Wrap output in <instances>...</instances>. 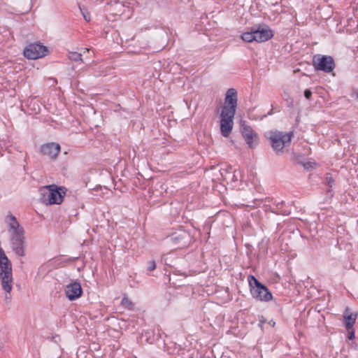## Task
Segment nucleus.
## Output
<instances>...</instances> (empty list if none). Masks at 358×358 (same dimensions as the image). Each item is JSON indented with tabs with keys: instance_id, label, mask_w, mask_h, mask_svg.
<instances>
[{
	"instance_id": "nucleus-1",
	"label": "nucleus",
	"mask_w": 358,
	"mask_h": 358,
	"mask_svg": "<svg viewBox=\"0 0 358 358\" xmlns=\"http://www.w3.org/2000/svg\"><path fill=\"white\" fill-rule=\"evenodd\" d=\"M237 101L236 90L234 88H229L226 92L220 113V132L224 137H229L232 131Z\"/></svg>"
},
{
	"instance_id": "nucleus-2",
	"label": "nucleus",
	"mask_w": 358,
	"mask_h": 358,
	"mask_svg": "<svg viewBox=\"0 0 358 358\" xmlns=\"http://www.w3.org/2000/svg\"><path fill=\"white\" fill-rule=\"evenodd\" d=\"M10 234V245L13 251L19 257L25 255V231L17 218L8 213L4 219Z\"/></svg>"
},
{
	"instance_id": "nucleus-3",
	"label": "nucleus",
	"mask_w": 358,
	"mask_h": 358,
	"mask_svg": "<svg viewBox=\"0 0 358 358\" xmlns=\"http://www.w3.org/2000/svg\"><path fill=\"white\" fill-rule=\"evenodd\" d=\"M273 36V31L265 24H257L241 35L243 41L248 43L256 41L263 43L268 41Z\"/></svg>"
},
{
	"instance_id": "nucleus-4",
	"label": "nucleus",
	"mask_w": 358,
	"mask_h": 358,
	"mask_svg": "<svg viewBox=\"0 0 358 358\" xmlns=\"http://www.w3.org/2000/svg\"><path fill=\"white\" fill-rule=\"evenodd\" d=\"M41 201L48 205L60 204L66 194V189L56 185L45 186L40 189Z\"/></svg>"
},
{
	"instance_id": "nucleus-5",
	"label": "nucleus",
	"mask_w": 358,
	"mask_h": 358,
	"mask_svg": "<svg viewBox=\"0 0 358 358\" xmlns=\"http://www.w3.org/2000/svg\"><path fill=\"white\" fill-rule=\"evenodd\" d=\"M294 132H282L279 131H271L268 138L270 141L273 150L277 153H282L283 148L290 145Z\"/></svg>"
},
{
	"instance_id": "nucleus-6",
	"label": "nucleus",
	"mask_w": 358,
	"mask_h": 358,
	"mask_svg": "<svg viewBox=\"0 0 358 358\" xmlns=\"http://www.w3.org/2000/svg\"><path fill=\"white\" fill-rule=\"evenodd\" d=\"M250 287V293L254 299L260 301H269L273 296L268 288L261 283L254 275L248 278Z\"/></svg>"
},
{
	"instance_id": "nucleus-7",
	"label": "nucleus",
	"mask_w": 358,
	"mask_h": 358,
	"mask_svg": "<svg viewBox=\"0 0 358 358\" xmlns=\"http://www.w3.org/2000/svg\"><path fill=\"white\" fill-rule=\"evenodd\" d=\"M192 239L189 232L183 229H179L166 237V242L174 249H182L189 246Z\"/></svg>"
},
{
	"instance_id": "nucleus-8",
	"label": "nucleus",
	"mask_w": 358,
	"mask_h": 358,
	"mask_svg": "<svg viewBox=\"0 0 358 358\" xmlns=\"http://www.w3.org/2000/svg\"><path fill=\"white\" fill-rule=\"evenodd\" d=\"M0 279L3 289L10 293L13 287V275L12 264L8 259L0 261Z\"/></svg>"
},
{
	"instance_id": "nucleus-9",
	"label": "nucleus",
	"mask_w": 358,
	"mask_h": 358,
	"mask_svg": "<svg viewBox=\"0 0 358 358\" xmlns=\"http://www.w3.org/2000/svg\"><path fill=\"white\" fill-rule=\"evenodd\" d=\"M313 65L315 70L325 73L331 72L335 68V62L332 57L316 55L313 58Z\"/></svg>"
},
{
	"instance_id": "nucleus-10",
	"label": "nucleus",
	"mask_w": 358,
	"mask_h": 358,
	"mask_svg": "<svg viewBox=\"0 0 358 358\" xmlns=\"http://www.w3.org/2000/svg\"><path fill=\"white\" fill-rule=\"evenodd\" d=\"M48 48L40 43H31L24 50V55L29 59H36L46 55Z\"/></svg>"
},
{
	"instance_id": "nucleus-11",
	"label": "nucleus",
	"mask_w": 358,
	"mask_h": 358,
	"mask_svg": "<svg viewBox=\"0 0 358 358\" xmlns=\"http://www.w3.org/2000/svg\"><path fill=\"white\" fill-rule=\"evenodd\" d=\"M241 134L250 148H255L258 144V134L248 125L242 124Z\"/></svg>"
},
{
	"instance_id": "nucleus-12",
	"label": "nucleus",
	"mask_w": 358,
	"mask_h": 358,
	"mask_svg": "<svg viewBox=\"0 0 358 358\" xmlns=\"http://www.w3.org/2000/svg\"><path fill=\"white\" fill-rule=\"evenodd\" d=\"M60 150V145L53 142L45 143L40 148L41 154L48 156L51 159H55L57 157Z\"/></svg>"
},
{
	"instance_id": "nucleus-13",
	"label": "nucleus",
	"mask_w": 358,
	"mask_h": 358,
	"mask_svg": "<svg viewBox=\"0 0 358 358\" xmlns=\"http://www.w3.org/2000/svg\"><path fill=\"white\" fill-rule=\"evenodd\" d=\"M66 297L70 301L79 298L83 294V289L80 282L75 281L66 285L65 289Z\"/></svg>"
},
{
	"instance_id": "nucleus-14",
	"label": "nucleus",
	"mask_w": 358,
	"mask_h": 358,
	"mask_svg": "<svg viewBox=\"0 0 358 358\" xmlns=\"http://www.w3.org/2000/svg\"><path fill=\"white\" fill-rule=\"evenodd\" d=\"M343 318L346 329H352L357 319V314L350 313L349 308L347 307L343 313Z\"/></svg>"
},
{
	"instance_id": "nucleus-15",
	"label": "nucleus",
	"mask_w": 358,
	"mask_h": 358,
	"mask_svg": "<svg viewBox=\"0 0 358 358\" xmlns=\"http://www.w3.org/2000/svg\"><path fill=\"white\" fill-rule=\"evenodd\" d=\"M145 338L147 343L152 344L156 341L159 340L160 338V334L158 333L157 335H155L154 331H147L145 333Z\"/></svg>"
},
{
	"instance_id": "nucleus-16",
	"label": "nucleus",
	"mask_w": 358,
	"mask_h": 358,
	"mask_svg": "<svg viewBox=\"0 0 358 358\" xmlns=\"http://www.w3.org/2000/svg\"><path fill=\"white\" fill-rule=\"evenodd\" d=\"M285 203L284 201L278 202L275 205V208H271V212L275 213L278 215H288L289 214V212L287 210H281L282 207L284 206Z\"/></svg>"
},
{
	"instance_id": "nucleus-17",
	"label": "nucleus",
	"mask_w": 358,
	"mask_h": 358,
	"mask_svg": "<svg viewBox=\"0 0 358 358\" xmlns=\"http://www.w3.org/2000/svg\"><path fill=\"white\" fill-rule=\"evenodd\" d=\"M68 57L70 60H71L73 62H79V61L82 62L83 61L82 54L76 52H70L69 53Z\"/></svg>"
},
{
	"instance_id": "nucleus-18",
	"label": "nucleus",
	"mask_w": 358,
	"mask_h": 358,
	"mask_svg": "<svg viewBox=\"0 0 358 358\" xmlns=\"http://www.w3.org/2000/svg\"><path fill=\"white\" fill-rule=\"evenodd\" d=\"M324 182L327 185H328L329 187H332L335 183V180L333 178L332 175L329 173H327L325 175V179Z\"/></svg>"
},
{
	"instance_id": "nucleus-19",
	"label": "nucleus",
	"mask_w": 358,
	"mask_h": 358,
	"mask_svg": "<svg viewBox=\"0 0 358 358\" xmlns=\"http://www.w3.org/2000/svg\"><path fill=\"white\" fill-rule=\"evenodd\" d=\"M121 304L129 310L134 308V303L126 296L122 299Z\"/></svg>"
},
{
	"instance_id": "nucleus-20",
	"label": "nucleus",
	"mask_w": 358,
	"mask_h": 358,
	"mask_svg": "<svg viewBox=\"0 0 358 358\" xmlns=\"http://www.w3.org/2000/svg\"><path fill=\"white\" fill-rule=\"evenodd\" d=\"M80 10L82 15H83L84 19L85 20V21L90 22L91 20V17H90L89 13L87 11V10L85 8H81L80 6Z\"/></svg>"
},
{
	"instance_id": "nucleus-21",
	"label": "nucleus",
	"mask_w": 358,
	"mask_h": 358,
	"mask_svg": "<svg viewBox=\"0 0 358 358\" xmlns=\"http://www.w3.org/2000/svg\"><path fill=\"white\" fill-rule=\"evenodd\" d=\"M156 268V263L154 260H151L148 262V270L149 271H152Z\"/></svg>"
},
{
	"instance_id": "nucleus-22",
	"label": "nucleus",
	"mask_w": 358,
	"mask_h": 358,
	"mask_svg": "<svg viewBox=\"0 0 358 358\" xmlns=\"http://www.w3.org/2000/svg\"><path fill=\"white\" fill-rule=\"evenodd\" d=\"M8 259L3 249L0 248V261H7Z\"/></svg>"
},
{
	"instance_id": "nucleus-23",
	"label": "nucleus",
	"mask_w": 358,
	"mask_h": 358,
	"mask_svg": "<svg viewBox=\"0 0 358 358\" xmlns=\"http://www.w3.org/2000/svg\"><path fill=\"white\" fill-rule=\"evenodd\" d=\"M304 96L306 97V99H307L308 100H310L311 99L312 92L310 89H306L304 91Z\"/></svg>"
},
{
	"instance_id": "nucleus-24",
	"label": "nucleus",
	"mask_w": 358,
	"mask_h": 358,
	"mask_svg": "<svg viewBox=\"0 0 358 358\" xmlns=\"http://www.w3.org/2000/svg\"><path fill=\"white\" fill-rule=\"evenodd\" d=\"M348 339L350 340H352L353 338H355V331L354 330L352 329H350V330H348Z\"/></svg>"
},
{
	"instance_id": "nucleus-25",
	"label": "nucleus",
	"mask_w": 358,
	"mask_h": 358,
	"mask_svg": "<svg viewBox=\"0 0 358 358\" xmlns=\"http://www.w3.org/2000/svg\"><path fill=\"white\" fill-rule=\"evenodd\" d=\"M4 344V339L0 338V349H1L3 347Z\"/></svg>"
},
{
	"instance_id": "nucleus-26",
	"label": "nucleus",
	"mask_w": 358,
	"mask_h": 358,
	"mask_svg": "<svg viewBox=\"0 0 358 358\" xmlns=\"http://www.w3.org/2000/svg\"><path fill=\"white\" fill-rule=\"evenodd\" d=\"M271 114H272V109H271V110L268 113V114H267V115H271Z\"/></svg>"
},
{
	"instance_id": "nucleus-27",
	"label": "nucleus",
	"mask_w": 358,
	"mask_h": 358,
	"mask_svg": "<svg viewBox=\"0 0 358 358\" xmlns=\"http://www.w3.org/2000/svg\"><path fill=\"white\" fill-rule=\"evenodd\" d=\"M164 262H165L166 264H168L166 263V258H164Z\"/></svg>"
},
{
	"instance_id": "nucleus-28",
	"label": "nucleus",
	"mask_w": 358,
	"mask_h": 358,
	"mask_svg": "<svg viewBox=\"0 0 358 358\" xmlns=\"http://www.w3.org/2000/svg\"><path fill=\"white\" fill-rule=\"evenodd\" d=\"M90 49L85 48V51L89 52Z\"/></svg>"
},
{
	"instance_id": "nucleus-29",
	"label": "nucleus",
	"mask_w": 358,
	"mask_h": 358,
	"mask_svg": "<svg viewBox=\"0 0 358 358\" xmlns=\"http://www.w3.org/2000/svg\"><path fill=\"white\" fill-rule=\"evenodd\" d=\"M357 98H358V93H357Z\"/></svg>"
}]
</instances>
